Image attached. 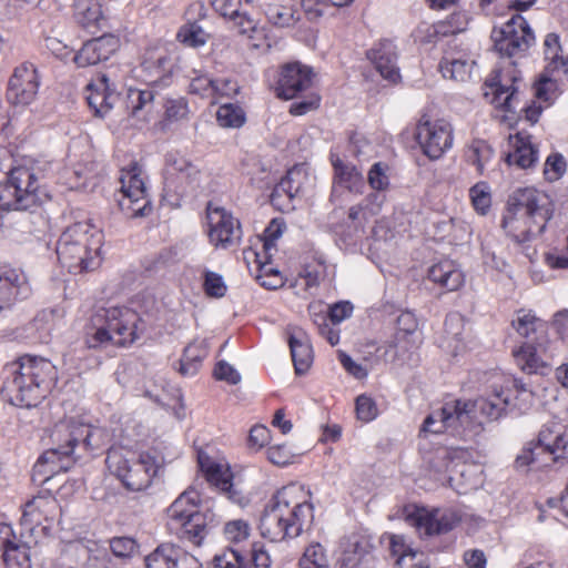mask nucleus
I'll return each instance as SVG.
<instances>
[{
  "label": "nucleus",
  "mask_w": 568,
  "mask_h": 568,
  "mask_svg": "<svg viewBox=\"0 0 568 568\" xmlns=\"http://www.w3.org/2000/svg\"><path fill=\"white\" fill-rule=\"evenodd\" d=\"M532 396L526 384L516 378H506L500 385L495 384L487 397L475 402L445 403L440 409L426 417L422 430L433 434L450 432L456 436L476 435L481 427L477 413L487 419H498L513 408L526 410L531 405Z\"/></svg>",
  "instance_id": "nucleus-1"
},
{
  "label": "nucleus",
  "mask_w": 568,
  "mask_h": 568,
  "mask_svg": "<svg viewBox=\"0 0 568 568\" xmlns=\"http://www.w3.org/2000/svg\"><path fill=\"white\" fill-rule=\"evenodd\" d=\"M108 440L106 430L91 425L84 416H64L48 430V449L33 466V481L43 485L53 475L68 471L83 454L102 448Z\"/></svg>",
  "instance_id": "nucleus-2"
},
{
  "label": "nucleus",
  "mask_w": 568,
  "mask_h": 568,
  "mask_svg": "<svg viewBox=\"0 0 568 568\" xmlns=\"http://www.w3.org/2000/svg\"><path fill=\"white\" fill-rule=\"evenodd\" d=\"M314 519V507L306 499L302 486L290 485L276 493L264 509L260 530L271 541L296 538L310 530Z\"/></svg>",
  "instance_id": "nucleus-3"
},
{
  "label": "nucleus",
  "mask_w": 568,
  "mask_h": 568,
  "mask_svg": "<svg viewBox=\"0 0 568 568\" xmlns=\"http://www.w3.org/2000/svg\"><path fill=\"white\" fill-rule=\"evenodd\" d=\"M2 394L19 407H33L45 397L57 381V368L47 358L24 355L4 368Z\"/></svg>",
  "instance_id": "nucleus-4"
},
{
  "label": "nucleus",
  "mask_w": 568,
  "mask_h": 568,
  "mask_svg": "<svg viewBox=\"0 0 568 568\" xmlns=\"http://www.w3.org/2000/svg\"><path fill=\"white\" fill-rule=\"evenodd\" d=\"M554 212L549 195L535 187H520L508 197L501 226L516 243L538 237Z\"/></svg>",
  "instance_id": "nucleus-5"
},
{
  "label": "nucleus",
  "mask_w": 568,
  "mask_h": 568,
  "mask_svg": "<svg viewBox=\"0 0 568 568\" xmlns=\"http://www.w3.org/2000/svg\"><path fill=\"white\" fill-rule=\"evenodd\" d=\"M140 322L138 313L128 307L99 308L85 327L84 344L88 348L131 345L139 337Z\"/></svg>",
  "instance_id": "nucleus-6"
},
{
  "label": "nucleus",
  "mask_w": 568,
  "mask_h": 568,
  "mask_svg": "<svg viewBox=\"0 0 568 568\" xmlns=\"http://www.w3.org/2000/svg\"><path fill=\"white\" fill-rule=\"evenodd\" d=\"M102 232L89 221L69 226L57 244V255L62 266L71 273L95 270L100 263Z\"/></svg>",
  "instance_id": "nucleus-7"
},
{
  "label": "nucleus",
  "mask_w": 568,
  "mask_h": 568,
  "mask_svg": "<svg viewBox=\"0 0 568 568\" xmlns=\"http://www.w3.org/2000/svg\"><path fill=\"white\" fill-rule=\"evenodd\" d=\"M105 464L109 471L132 491L148 488L160 468L156 456L149 452L136 454L125 447H111Z\"/></svg>",
  "instance_id": "nucleus-8"
},
{
  "label": "nucleus",
  "mask_w": 568,
  "mask_h": 568,
  "mask_svg": "<svg viewBox=\"0 0 568 568\" xmlns=\"http://www.w3.org/2000/svg\"><path fill=\"white\" fill-rule=\"evenodd\" d=\"M40 176L37 168L17 165L9 169L6 183H0V213L26 211L41 201Z\"/></svg>",
  "instance_id": "nucleus-9"
},
{
  "label": "nucleus",
  "mask_w": 568,
  "mask_h": 568,
  "mask_svg": "<svg viewBox=\"0 0 568 568\" xmlns=\"http://www.w3.org/2000/svg\"><path fill=\"white\" fill-rule=\"evenodd\" d=\"M199 491L186 489L166 510L170 529L196 546L202 544L210 529L207 517L199 509Z\"/></svg>",
  "instance_id": "nucleus-10"
},
{
  "label": "nucleus",
  "mask_w": 568,
  "mask_h": 568,
  "mask_svg": "<svg viewBox=\"0 0 568 568\" xmlns=\"http://www.w3.org/2000/svg\"><path fill=\"white\" fill-rule=\"evenodd\" d=\"M541 448L552 456V460L568 463V425L560 420H551L542 425L535 448H524L515 460L518 470H527L535 462V449Z\"/></svg>",
  "instance_id": "nucleus-11"
},
{
  "label": "nucleus",
  "mask_w": 568,
  "mask_h": 568,
  "mask_svg": "<svg viewBox=\"0 0 568 568\" xmlns=\"http://www.w3.org/2000/svg\"><path fill=\"white\" fill-rule=\"evenodd\" d=\"M494 49L503 57H521L535 43V34L526 19L514 14L506 23L494 27L490 34Z\"/></svg>",
  "instance_id": "nucleus-12"
},
{
  "label": "nucleus",
  "mask_w": 568,
  "mask_h": 568,
  "mask_svg": "<svg viewBox=\"0 0 568 568\" xmlns=\"http://www.w3.org/2000/svg\"><path fill=\"white\" fill-rule=\"evenodd\" d=\"M207 236L215 248L227 250L237 246L242 240L240 221L223 206L207 204Z\"/></svg>",
  "instance_id": "nucleus-13"
},
{
  "label": "nucleus",
  "mask_w": 568,
  "mask_h": 568,
  "mask_svg": "<svg viewBox=\"0 0 568 568\" xmlns=\"http://www.w3.org/2000/svg\"><path fill=\"white\" fill-rule=\"evenodd\" d=\"M140 175V168L133 163L130 168L123 169L120 176L119 206L132 217L146 216L152 210L150 201L146 199L144 182Z\"/></svg>",
  "instance_id": "nucleus-14"
},
{
  "label": "nucleus",
  "mask_w": 568,
  "mask_h": 568,
  "mask_svg": "<svg viewBox=\"0 0 568 568\" xmlns=\"http://www.w3.org/2000/svg\"><path fill=\"white\" fill-rule=\"evenodd\" d=\"M416 139L424 153L429 159L437 160L452 148L453 129L446 120H432L425 114L418 121Z\"/></svg>",
  "instance_id": "nucleus-15"
},
{
  "label": "nucleus",
  "mask_w": 568,
  "mask_h": 568,
  "mask_svg": "<svg viewBox=\"0 0 568 568\" xmlns=\"http://www.w3.org/2000/svg\"><path fill=\"white\" fill-rule=\"evenodd\" d=\"M197 462L206 479L222 491L231 501L242 505L245 500L242 491L233 483V475L225 460H215L204 452H199Z\"/></svg>",
  "instance_id": "nucleus-16"
},
{
  "label": "nucleus",
  "mask_w": 568,
  "mask_h": 568,
  "mask_svg": "<svg viewBox=\"0 0 568 568\" xmlns=\"http://www.w3.org/2000/svg\"><path fill=\"white\" fill-rule=\"evenodd\" d=\"M475 65L469 50L453 39L447 43L439 63L443 77L457 82H466L470 79Z\"/></svg>",
  "instance_id": "nucleus-17"
},
{
  "label": "nucleus",
  "mask_w": 568,
  "mask_h": 568,
  "mask_svg": "<svg viewBox=\"0 0 568 568\" xmlns=\"http://www.w3.org/2000/svg\"><path fill=\"white\" fill-rule=\"evenodd\" d=\"M39 89V75L32 63L17 67L9 81L8 99L17 105H29Z\"/></svg>",
  "instance_id": "nucleus-18"
},
{
  "label": "nucleus",
  "mask_w": 568,
  "mask_h": 568,
  "mask_svg": "<svg viewBox=\"0 0 568 568\" xmlns=\"http://www.w3.org/2000/svg\"><path fill=\"white\" fill-rule=\"evenodd\" d=\"M146 568H201L197 558L173 544H162L145 557Z\"/></svg>",
  "instance_id": "nucleus-19"
},
{
  "label": "nucleus",
  "mask_w": 568,
  "mask_h": 568,
  "mask_svg": "<svg viewBox=\"0 0 568 568\" xmlns=\"http://www.w3.org/2000/svg\"><path fill=\"white\" fill-rule=\"evenodd\" d=\"M396 332L389 343V351L394 349L395 357H404L410 349L417 347L420 343L418 333V321L414 313L406 311L402 312L396 321Z\"/></svg>",
  "instance_id": "nucleus-20"
},
{
  "label": "nucleus",
  "mask_w": 568,
  "mask_h": 568,
  "mask_svg": "<svg viewBox=\"0 0 568 568\" xmlns=\"http://www.w3.org/2000/svg\"><path fill=\"white\" fill-rule=\"evenodd\" d=\"M85 99L97 115L104 116L118 102L119 94L110 78L105 73H99L88 83Z\"/></svg>",
  "instance_id": "nucleus-21"
},
{
  "label": "nucleus",
  "mask_w": 568,
  "mask_h": 568,
  "mask_svg": "<svg viewBox=\"0 0 568 568\" xmlns=\"http://www.w3.org/2000/svg\"><path fill=\"white\" fill-rule=\"evenodd\" d=\"M311 84L312 70L308 67L298 62L288 63L282 69L276 88L277 95L290 100L308 89Z\"/></svg>",
  "instance_id": "nucleus-22"
},
{
  "label": "nucleus",
  "mask_w": 568,
  "mask_h": 568,
  "mask_svg": "<svg viewBox=\"0 0 568 568\" xmlns=\"http://www.w3.org/2000/svg\"><path fill=\"white\" fill-rule=\"evenodd\" d=\"M120 47V40L115 36L104 34L87 41L73 57L78 67L84 68L108 60Z\"/></svg>",
  "instance_id": "nucleus-23"
},
{
  "label": "nucleus",
  "mask_w": 568,
  "mask_h": 568,
  "mask_svg": "<svg viewBox=\"0 0 568 568\" xmlns=\"http://www.w3.org/2000/svg\"><path fill=\"white\" fill-rule=\"evenodd\" d=\"M460 517L453 509L422 510L417 514V528L427 536L446 534L453 530Z\"/></svg>",
  "instance_id": "nucleus-24"
},
{
  "label": "nucleus",
  "mask_w": 568,
  "mask_h": 568,
  "mask_svg": "<svg viewBox=\"0 0 568 568\" xmlns=\"http://www.w3.org/2000/svg\"><path fill=\"white\" fill-rule=\"evenodd\" d=\"M214 10L233 23L239 33L254 38L257 23L242 8V0H211Z\"/></svg>",
  "instance_id": "nucleus-25"
},
{
  "label": "nucleus",
  "mask_w": 568,
  "mask_h": 568,
  "mask_svg": "<svg viewBox=\"0 0 568 568\" xmlns=\"http://www.w3.org/2000/svg\"><path fill=\"white\" fill-rule=\"evenodd\" d=\"M367 58L384 79L390 82L399 79L396 48L392 41L385 40L376 44L367 52Z\"/></svg>",
  "instance_id": "nucleus-26"
},
{
  "label": "nucleus",
  "mask_w": 568,
  "mask_h": 568,
  "mask_svg": "<svg viewBox=\"0 0 568 568\" xmlns=\"http://www.w3.org/2000/svg\"><path fill=\"white\" fill-rule=\"evenodd\" d=\"M29 286L23 273L13 268L0 270V311L18 297H26Z\"/></svg>",
  "instance_id": "nucleus-27"
},
{
  "label": "nucleus",
  "mask_w": 568,
  "mask_h": 568,
  "mask_svg": "<svg viewBox=\"0 0 568 568\" xmlns=\"http://www.w3.org/2000/svg\"><path fill=\"white\" fill-rule=\"evenodd\" d=\"M513 151L507 155V162L519 169L527 170L538 161V150L531 142V136L525 132H518L509 138Z\"/></svg>",
  "instance_id": "nucleus-28"
},
{
  "label": "nucleus",
  "mask_w": 568,
  "mask_h": 568,
  "mask_svg": "<svg viewBox=\"0 0 568 568\" xmlns=\"http://www.w3.org/2000/svg\"><path fill=\"white\" fill-rule=\"evenodd\" d=\"M428 278L446 292L459 290L465 282L463 271L453 261H442L428 270Z\"/></svg>",
  "instance_id": "nucleus-29"
},
{
  "label": "nucleus",
  "mask_w": 568,
  "mask_h": 568,
  "mask_svg": "<svg viewBox=\"0 0 568 568\" xmlns=\"http://www.w3.org/2000/svg\"><path fill=\"white\" fill-rule=\"evenodd\" d=\"M8 542H6L2 568H30V547L27 541L18 537L9 525Z\"/></svg>",
  "instance_id": "nucleus-30"
},
{
  "label": "nucleus",
  "mask_w": 568,
  "mask_h": 568,
  "mask_svg": "<svg viewBox=\"0 0 568 568\" xmlns=\"http://www.w3.org/2000/svg\"><path fill=\"white\" fill-rule=\"evenodd\" d=\"M292 359L296 374H304L313 363V349L307 334L301 329H294L288 338Z\"/></svg>",
  "instance_id": "nucleus-31"
},
{
  "label": "nucleus",
  "mask_w": 568,
  "mask_h": 568,
  "mask_svg": "<svg viewBox=\"0 0 568 568\" xmlns=\"http://www.w3.org/2000/svg\"><path fill=\"white\" fill-rule=\"evenodd\" d=\"M334 168V179L339 185L351 192L361 193L364 187V178L362 172L351 162L342 160L338 155H331Z\"/></svg>",
  "instance_id": "nucleus-32"
},
{
  "label": "nucleus",
  "mask_w": 568,
  "mask_h": 568,
  "mask_svg": "<svg viewBox=\"0 0 568 568\" xmlns=\"http://www.w3.org/2000/svg\"><path fill=\"white\" fill-rule=\"evenodd\" d=\"M513 355L520 369L528 374L537 373L548 365L545 351L532 342H526L519 348L514 349Z\"/></svg>",
  "instance_id": "nucleus-33"
},
{
  "label": "nucleus",
  "mask_w": 568,
  "mask_h": 568,
  "mask_svg": "<svg viewBox=\"0 0 568 568\" xmlns=\"http://www.w3.org/2000/svg\"><path fill=\"white\" fill-rule=\"evenodd\" d=\"M57 500L48 496H37L27 501L23 508L22 521L24 525H40L41 518L48 520L57 510Z\"/></svg>",
  "instance_id": "nucleus-34"
},
{
  "label": "nucleus",
  "mask_w": 568,
  "mask_h": 568,
  "mask_svg": "<svg viewBox=\"0 0 568 568\" xmlns=\"http://www.w3.org/2000/svg\"><path fill=\"white\" fill-rule=\"evenodd\" d=\"M156 93L152 88L132 89L130 88L125 98V108L130 114L142 120H148L153 110Z\"/></svg>",
  "instance_id": "nucleus-35"
},
{
  "label": "nucleus",
  "mask_w": 568,
  "mask_h": 568,
  "mask_svg": "<svg viewBox=\"0 0 568 568\" xmlns=\"http://www.w3.org/2000/svg\"><path fill=\"white\" fill-rule=\"evenodd\" d=\"M73 18L83 28L99 27L103 20L99 0H74Z\"/></svg>",
  "instance_id": "nucleus-36"
},
{
  "label": "nucleus",
  "mask_w": 568,
  "mask_h": 568,
  "mask_svg": "<svg viewBox=\"0 0 568 568\" xmlns=\"http://www.w3.org/2000/svg\"><path fill=\"white\" fill-rule=\"evenodd\" d=\"M509 81H511L509 85L500 82L490 84L494 94L493 103L508 112H515L518 105V90L515 87V79L509 78Z\"/></svg>",
  "instance_id": "nucleus-37"
},
{
  "label": "nucleus",
  "mask_w": 568,
  "mask_h": 568,
  "mask_svg": "<svg viewBox=\"0 0 568 568\" xmlns=\"http://www.w3.org/2000/svg\"><path fill=\"white\" fill-rule=\"evenodd\" d=\"M535 97L538 103L549 106L559 97V87L557 78L541 75L534 87Z\"/></svg>",
  "instance_id": "nucleus-38"
},
{
  "label": "nucleus",
  "mask_w": 568,
  "mask_h": 568,
  "mask_svg": "<svg viewBox=\"0 0 568 568\" xmlns=\"http://www.w3.org/2000/svg\"><path fill=\"white\" fill-rule=\"evenodd\" d=\"M306 178L305 171L302 166L291 169L286 176L275 187V193H285L288 197H294L302 190V180Z\"/></svg>",
  "instance_id": "nucleus-39"
},
{
  "label": "nucleus",
  "mask_w": 568,
  "mask_h": 568,
  "mask_svg": "<svg viewBox=\"0 0 568 568\" xmlns=\"http://www.w3.org/2000/svg\"><path fill=\"white\" fill-rule=\"evenodd\" d=\"M216 120L223 128H240L245 122V113L240 105L225 103L217 109Z\"/></svg>",
  "instance_id": "nucleus-40"
},
{
  "label": "nucleus",
  "mask_w": 568,
  "mask_h": 568,
  "mask_svg": "<svg viewBox=\"0 0 568 568\" xmlns=\"http://www.w3.org/2000/svg\"><path fill=\"white\" fill-rule=\"evenodd\" d=\"M541 322L531 313L526 311L517 312L513 320V326L517 333L526 338H530L541 327Z\"/></svg>",
  "instance_id": "nucleus-41"
},
{
  "label": "nucleus",
  "mask_w": 568,
  "mask_h": 568,
  "mask_svg": "<svg viewBox=\"0 0 568 568\" xmlns=\"http://www.w3.org/2000/svg\"><path fill=\"white\" fill-rule=\"evenodd\" d=\"M300 568H329L324 548L320 544L307 547L300 559Z\"/></svg>",
  "instance_id": "nucleus-42"
},
{
  "label": "nucleus",
  "mask_w": 568,
  "mask_h": 568,
  "mask_svg": "<svg viewBox=\"0 0 568 568\" xmlns=\"http://www.w3.org/2000/svg\"><path fill=\"white\" fill-rule=\"evenodd\" d=\"M493 155L494 151L486 142L476 141L469 149L468 160L476 165L478 173L483 174Z\"/></svg>",
  "instance_id": "nucleus-43"
},
{
  "label": "nucleus",
  "mask_w": 568,
  "mask_h": 568,
  "mask_svg": "<svg viewBox=\"0 0 568 568\" xmlns=\"http://www.w3.org/2000/svg\"><path fill=\"white\" fill-rule=\"evenodd\" d=\"M469 196L474 209L483 215L486 214L491 204L488 184L486 182H478L469 190Z\"/></svg>",
  "instance_id": "nucleus-44"
},
{
  "label": "nucleus",
  "mask_w": 568,
  "mask_h": 568,
  "mask_svg": "<svg viewBox=\"0 0 568 568\" xmlns=\"http://www.w3.org/2000/svg\"><path fill=\"white\" fill-rule=\"evenodd\" d=\"M294 10L291 7L270 4L265 10V14L271 23L277 27H290L294 24Z\"/></svg>",
  "instance_id": "nucleus-45"
},
{
  "label": "nucleus",
  "mask_w": 568,
  "mask_h": 568,
  "mask_svg": "<svg viewBox=\"0 0 568 568\" xmlns=\"http://www.w3.org/2000/svg\"><path fill=\"white\" fill-rule=\"evenodd\" d=\"M190 78V92L199 94L203 98L213 97V80L206 73L197 70H192L189 74Z\"/></svg>",
  "instance_id": "nucleus-46"
},
{
  "label": "nucleus",
  "mask_w": 568,
  "mask_h": 568,
  "mask_svg": "<svg viewBox=\"0 0 568 568\" xmlns=\"http://www.w3.org/2000/svg\"><path fill=\"white\" fill-rule=\"evenodd\" d=\"M215 568H252L237 549H226L214 557Z\"/></svg>",
  "instance_id": "nucleus-47"
},
{
  "label": "nucleus",
  "mask_w": 568,
  "mask_h": 568,
  "mask_svg": "<svg viewBox=\"0 0 568 568\" xmlns=\"http://www.w3.org/2000/svg\"><path fill=\"white\" fill-rule=\"evenodd\" d=\"M179 39L193 48L203 45L206 42V33L197 24H189L180 29Z\"/></svg>",
  "instance_id": "nucleus-48"
},
{
  "label": "nucleus",
  "mask_w": 568,
  "mask_h": 568,
  "mask_svg": "<svg viewBox=\"0 0 568 568\" xmlns=\"http://www.w3.org/2000/svg\"><path fill=\"white\" fill-rule=\"evenodd\" d=\"M367 181L374 191L384 192L389 186V179L386 174V166L377 162L368 171Z\"/></svg>",
  "instance_id": "nucleus-49"
},
{
  "label": "nucleus",
  "mask_w": 568,
  "mask_h": 568,
  "mask_svg": "<svg viewBox=\"0 0 568 568\" xmlns=\"http://www.w3.org/2000/svg\"><path fill=\"white\" fill-rule=\"evenodd\" d=\"M163 106L165 109V119L170 122L181 121L189 114V106L183 98L166 99Z\"/></svg>",
  "instance_id": "nucleus-50"
},
{
  "label": "nucleus",
  "mask_w": 568,
  "mask_h": 568,
  "mask_svg": "<svg viewBox=\"0 0 568 568\" xmlns=\"http://www.w3.org/2000/svg\"><path fill=\"white\" fill-rule=\"evenodd\" d=\"M203 288L206 295L211 297H223L226 293V285L223 277L211 271H206L204 274Z\"/></svg>",
  "instance_id": "nucleus-51"
},
{
  "label": "nucleus",
  "mask_w": 568,
  "mask_h": 568,
  "mask_svg": "<svg viewBox=\"0 0 568 568\" xmlns=\"http://www.w3.org/2000/svg\"><path fill=\"white\" fill-rule=\"evenodd\" d=\"M566 171V161L559 153L550 154L544 166L545 178L550 181H557Z\"/></svg>",
  "instance_id": "nucleus-52"
},
{
  "label": "nucleus",
  "mask_w": 568,
  "mask_h": 568,
  "mask_svg": "<svg viewBox=\"0 0 568 568\" xmlns=\"http://www.w3.org/2000/svg\"><path fill=\"white\" fill-rule=\"evenodd\" d=\"M168 164L172 172L179 173L185 179L195 180L199 175V170L189 160L183 156L170 155Z\"/></svg>",
  "instance_id": "nucleus-53"
},
{
  "label": "nucleus",
  "mask_w": 568,
  "mask_h": 568,
  "mask_svg": "<svg viewBox=\"0 0 568 568\" xmlns=\"http://www.w3.org/2000/svg\"><path fill=\"white\" fill-rule=\"evenodd\" d=\"M544 54L549 63H556L565 57L562 54L560 38L557 33L551 32L546 36L544 40Z\"/></svg>",
  "instance_id": "nucleus-54"
},
{
  "label": "nucleus",
  "mask_w": 568,
  "mask_h": 568,
  "mask_svg": "<svg viewBox=\"0 0 568 568\" xmlns=\"http://www.w3.org/2000/svg\"><path fill=\"white\" fill-rule=\"evenodd\" d=\"M357 418L362 422H371L377 416L376 403L366 395H359L355 403Z\"/></svg>",
  "instance_id": "nucleus-55"
},
{
  "label": "nucleus",
  "mask_w": 568,
  "mask_h": 568,
  "mask_svg": "<svg viewBox=\"0 0 568 568\" xmlns=\"http://www.w3.org/2000/svg\"><path fill=\"white\" fill-rule=\"evenodd\" d=\"M240 92L239 83L231 78L213 80L212 98H233Z\"/></svg>",
  "instance_id": "nucleus-56"
},
{
  "label": "nucleus",
  "mask_w": 568,
  "mask_h": 568,
  "mask_svg": "<svg viewBox=\"0 0 568 568\" xmlns=\"http://www.w3.org/2000/svg\"><path fill=\"white\" fill-rule=\"evenodd\" d=\"M250 527L244 520H233L225 525L224 535L232 542H240L248 537Z\"/></svg>",
  "instance_id": "nucleus-57"
},
{
  "label": "nucleus",
  "mask_w": 568,
  "mask_h": 568,
  "mask_svg": "<svg viewBox=\"0 0 568 568\" xmlns=\"http://www.w3.org/2000/svg\"><path fill=\"white\" fill-rule=\"evenodd\" d=\"M427 565L424 554L416 550L407 551L394 562L395 568H426Z\"/></svg>",
  "instance_id": "nucleus-58"
},
{
  "label": "nucleus",
  "mask_w": 568,
  "mask_h": 568,
  "mask_svg": "<svg viewBox=\"0 0 568 568\" xmlns=\"http://www.w3.org/2000/svg\"><path fill=\"white\" fill-rule=\"evenodd\" d=\"M110 548L114 556L126 558L135 551L136 544L132 538L116 537L110 541Z\"/></svg>",
  "instance_id": "nucleus-59"
},
{
  "label": "nucleus",
  "mask_w": 568,
  "mask_h": 568,
  "mask_svg": "<svg viewBox=\"0 0 568 568\" xmlns=\"http://www.w3.org/2000/svg\"><path fill=\"white\" fill-rule=\"evenodd\" d=\"M267 459L277 466H285L292 463L293 454L285 445H274L267 448Z\"/></svg>",
  "instance_id": "nucleus-60"
},
{
  "label": "nucleus",
  "mask_w": 568,
  "mask_h": 568,
  "mask_svg": "<svg viewBox=\"0 0 568 568\" xmlns=\"http://www.w3.org/2000/svg\"><path fill=\"white\" fill-rule=\"evenodd\" d=\"M216 379L225 381L229 384L236 385L241 381L239 372L225 361H220L214 368Z\"/></svg>",
  "instance_id": "nucleus-61"
},
{
  "label": "nucleus",
  "mask_w": 568,
  "mask_h": 568,
  "mask_svg": "<svg viewBox=\"0 0 568 568\" xmlns=\"http://www.w3.org/2000/svg\"><path fill=\"white\" fill-rule=\"evenodd\" d=\"M385 200L386 196L383 192L376 191L368 194L362 203L364 206V217L367 219L378 214Z\"/></svg>",
  "instance_id": "nucleus-62"
},
{
  "label": "nucleus",
  "mask_w": 568,
  "mask_h": 568,
  "mask_svg": "<svg viewBox=\"0 0 568 568\" xmlns=\"http://www.w3.org/2000/svg\"><path fill=\"white\" fill-rule=\"evenodd\" d=\"M467 18L463 13L452 14L446 22L439 27V32L443 34H457L466 30Z\"/></svg>",
  "instance_id": "nucleus-63"
},
{
  "label": "nucleus",
  "mask_w": 568,
  "mask_h": 568,
  "mask_svg": "<svg viewBox=\"0 0 568 568\" xmlns=\"http://www.w3.org/2000/svg\"><path fill=\"white\" fill-rule=\"evenodd\" d=\"M338 359L343 368L355 378L363 379L367 376V369L363 365L353 361V358L346 353L339 352Z\"/></svg>",
  "instance_id": "nucleus-64"
}]
</instances>
